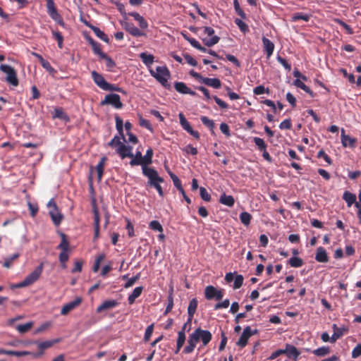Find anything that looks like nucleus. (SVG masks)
<instances>
[{
    "mask_svg": "<svg viewBox=\"0 0 361 361\" xmlns=\"http://www.w3.org/2000/svg\"><path fill=\"white\" fill-rule=\"evenodd\" d=\"M59 341V340H54V341H47L41 342L37 344V350L36 352L6 350L0 348V354L11 355L16 356L31 355L32 357L38 358L43 355L46 349L50 348L54 343H56Z\"/></svg>",
    "mask_w": 361,
    "mask_h": 361,
    "instance_id": "1",
    "label": "nucleus"
},
{
    "mask_svg": "<svg viewBox=\"0 0 361 361\" xmlns=\"http://www.w3.org/2000/svg\"><path fill=\"white\" fill-rule=\"evenodd\" d=\"M149 73L162 86L166 88L170 87L168 80L171 77V73L166 66H157L155 71L150 69Z\"/></svg>",
    "mask_w": 361,
    "mask_h": 361,
    "instance_id": "2",
    "label": "nucleus"
},
{
    "mask_svg": "<svg viewBox=\"0 0 361 361\" xmlns=\"http://www.w3.org/2000/svg\"><path fill=\"white\" fill-rule=\"evenodd\" d=\"M44 264L42 262L38 267H37L30 274H28L23 281L18 283L16 286L18 288H23L28 286L35 281H37L43 271Z\"/></svg>",
    "mask_w": 361,
    "mask_h": 361,
    "instance_id": "3",
    "label": "nucleus"
},
{
    "mask_svg": "<svg viewBox=\"0 0 361 361\" xmlns=\"http://www.w3.org/2000/svg\"><path fill=\"white\" fill-rule=\"evenodd\" d=\"M142 173L148 178L147 185L150 187L155 183L164 182V178L159 176L158 172L153 168L142 166Z\"/></svg>",
    "mask_w": 361,
    "mask_h": 361,
    "instance_id": "4",
    "label": "nucleus"
},
{
    "mask_svg": "<svg viewBox=\"0 0 361 361\" xmlns=\"http://www.w3.org/2000/svg\"><path fill=\"white\" fill-rule=\"evenodd\" d=\"M0 70L6 73V80L8 83L12 85L13 86L18 85V80L17 78V74L16 71L13 67L6 64H1L0 66Z\"/></svg>",
    "mask_w": 361,
    "mask_h": 361,
    "instance_id": "5",
    "label": "nucleus"
},
{
    "mask_svg": "<svg viewBox=\"0 0 361 361\" xmlns=\"http://www.w3.org/2000/svg\"><path fill=\"white\" fill-rule=\"evenodd\" d=\"M47 13L49 16L63 27H66V23L56 8L54 0H46Z\"/></svg>",
    "mask_w": 361,
    "mask_h": 361,
    "instance_id": "6",
    "label": "nucleus"
},
{
    "mask_svg": "<svg viewBox=\"0 0 361 361\" xmlns=\"http://www.w3.org/2000/svg\"><path fill=\"white\" fill-rule=\"evenodd\" d=\"M111 105L114 108L120 109L123 107V103L121 101V97L118 94L111 93L105 96L104 99L100 102V105Z\"/></svg>",
    "mask_w": 361,
    "mask_h": 361,
    "instance_id": "7",
    "label": "nucleus"
},
{
    "mask_svg": "<svg viewBox=\"0 0 361 361\" xmlns=\"http://www.w3.org/2000/svg\"><path fill=\"white\" fill-rule=\"evenodd\" d=\"M47 207L50 208L49 214L54 224L56 226L59 225L63 219V215L59 211V209H58L54 200H51L48 202Z\"/></svg>",
    "mask_w": 361,
    "mask_h": 361,
    "instance_id": "8",
    "label": "nucleus"
},
{
    "mask_svg": "<svg viewBox=\"0 0 361 361\" xmlns=\"http://www.w3.org/2000/svg\"><path fill=\"white\" fill-rule=\"evenodd\" d=\"M203 32L205 35L211 38H203L202 42L207 47H212L214 44H217L220 39L219 37L217 35H214V30L211 27H204Z\"/></svg>",
    "mask_w": 361,
    "mask_h": 361,
    "instance_id": "9",
    "label": "nucleus"
},
{
    "mask_svg": "<svg viewBox=\"0 0 361 361\" xmlns=\"http://www.w3.org/2000/svg\"><path fill=\"white\" fill-rule=\"evenodd\" d=\"M204 297L207 300H221L224 297V292L213 286H207L204 289Z\"/></svg>",
    "mask_w": 361,
    "mask_h": 361,
    "instance_id": "10",
    "label": "nucleus"
},
{
    "mask_svg": "<svg viewBox=\"0 0 361 361\" xmlns=\"http://www.w3.org/2000/svg\"><path fill=\"white\" fill-rule=\"evenodd\" d=\"M178 117H179L180 123V126H182V128L185 130H186L188 133H190L192 136H193L195 138L199 139L200 138V133L197 131L194 130L192 129V128L191 127L190 123L187 121V119L185 118V117L183 115V113H180L178 114Z\"/></svg>",
    "mask_w": 361,
    "mask_h": 361,
    "instance_id": "11",
    "label": "nucleus"
},
{
    "mask_svg": "<svg viewBox=\"0 0 361 361\" xmlns=\"http://www.w3.org/2000/svg\"><path fill=\"white\" fill-rule=\"evenodd\" d=\"M116 151L122 159L126 157H133V147L123 143L119 145Z\"/></svg>",
    "mask_w": 361,
    "mask_h": 361,
    "instance_id": "12",
    "label": "nucleus"
},
{
    "mask_svg": "<svg viewBox=\"0 0 361 361\" xmlns=\"http://www.w3.org/2000/svg\"><path fill=\"white\" fill-rule=\"evenodd\" d=\"M123 27L131 35L134 37H140L145 35L144 32L140 30L136 26L132 23L127 21L121 22Z\"/></svg>",
    "mask_w": 361,
    "mask_h": 361,
    "instance_id": "13",
    "label": "nucleus"
},
{
    "mask_svg": "<svg viewBox=\"0 0 361 361\" xmlns=\"http://www.w3.org/2000/svg\"><path fill=\"white\" fill-rule=\"evenodd\" d=\"M341 140L343 147H350L354 148L355 147L356 139L345 135V130L343 128L341 130Z\"/></svg>",
    "mask_w": 361,
    "mask_h": 361,
    "instance_id": "14",
    "label": "nucleus"
},
{
    "mask_svg": "<svg viewBox=\"0 0 361 361\" xmlns=\"http://www.w3.org/2000/svg\"><path fill=\"white\" fill-rule=\"evenodd\" d=\"M91 75L94 83L104 90L108 83L104 78L95 71H92Z\"/></svg>",
    "mask_w": 361,
    "mask_h": 361,
    "instance_id": "15",
    "label": "nucleus"
},
{
    "mask_svg": "<svg viewBox=\"0 0 361 361\" xmlns=\"http://www.w3.org/2000/svg\"><path fill=\"white\" fill-rule=\"evenodd\" d=\"M81 302V299L80 298H76L74 301L68 302L63 306L61 310V314L62 315H66L71 310L75 309L78 305H79Z\"/></svg>",
    "mask_w": 361,
    "mask_h": 361,
    "instance_id": "16",
    "label": "nucleus"
},
{
    "mask_svg": "<svg viewBox=\"0 0 361 361\" xmlns=\"http://www.w3.org/2000/svg\"><path fill=\"white\" fill-rule=\"evenodd\" d=\"M212 334L207 330H202L200 328H197L190 335V338H212Z\"/></svg>",
    "mask_w": 361,
    "mask_h": 361,
    "instance_id": "17",
    "label": "nucleus"
},
{
    "mask_svg": "<svg viewBox=\"0 0 361 361\" xmlns=\"http://www.w3.org/2000/svg\"><path fill=\"white\" fill-rule=\"evenodd\" d=\"M263 47L264 51L267 53V58L270 57L274 50V43L269 40L268 38L263 37L262 39Z\"/></svg>",
    "mask_w": 361,
    "mask_h": 361,
    "instance_id": "18",
    "label": "nucleus"
},
{
    "mask_svg": "<svg viewBox=\"0 0 361 361\" xmlns=\"http://www.w3.org/2000/svg\"><path fill=\"white\" fill-rule=\"evenodd\" d=\"M315 259L318 262H327L329 261L327 252L323 247H317Z\"/></svg>",
    "mask_w": 361,
    "mask_h": 361,
    "instance_id": "19",
    "label": "nucleus"
},
{
    "mask_svg": "<svg viewBox=\"0 0 361 361\" xmlns=\"http://www.w3.org/2000/svg\"><path fill=\"white\" fill-rule=\"evenodd\" d=\"M283 350L284 354H286L288 358H293L294 360H296L300 355V352L295 347L288 344L286 345V347Z\"/></svg>",
    "mask_w": 361,
    "mask_h": 361,
    "instance_id": "20",
    "label": "nucleus"
},
{
    "mask_svg": "<svg viewBox=\"0 0 361 361\" xmlns=\"http://www.w3.org/2000/svg\"><path fill=\"white\" fill-rule=\"evenodd\" d=\"M202 82L215 89H219L221 86V82L218 78H209L204 77Z\"/></svg>",
    "mask_w": 361,
    "mask_h": 361,
    "instance_id": "21",
    "label": "nucleus"
},
{
    "mask_svg": "<svg viewBox=\"0 0 361 361\" xmlns=\"http://www.w3.org/2000/svg\"><path fill=\"white\" fill-rule=\"evenodd\" d=\"M118 305V302L114 300H105L97 307V310L98 312H100L103 310L115 307Z\"/></svg>",
    "mask_w": 361,
    "mask_h": 361,
    "instance_id": "22",
    "label": "nucleus"
},
{
    "mask_svg": "<svg viewBox=\"0 0 361 361\" xmlns=\"http://www.w3.org/2000/svg\"><path fill=\"white\" fill-rule=\"evenodd\" d=\"M356 195L349 191H345L343 195V199L345 201L348 207H351L353 204H355Z\"/></svg>",
    "mask_w": 361,
    "mask_h": 361,
    "instance_id": "23",
    "label": "nucleus"
},
{
    "mask_svg": "<svg viewBox=\"0 0 361 361\" xmlns=\"http://www.w3.org/2000/svg\"><path fill=\"white\" fill-rule=\"evenodd\" d=\"M106 160H107V158L106 157H102L100 159L99 163L96 166V170L97 172V178H98L99 181L102 180V176L104 173V165H105Z\"/></svg>",
    "mask_w": 361,
    "mask_h": 361,
    "instance_id": "24",
    "label": "nucleus"
},
{
    "mask_svg": "<svg viewBox=\"0 0 361 361\" xmlns=\"http://www.w3.org/2000/svg\"><path fill=\"white\" fill-rule=\"evenodd\" d=\"M198 302L196 298H192L190 302L189 305L188 307V314L190 319H192L194 314L196 312Z\"/></svg>",
    "mask_w": 361,
    "mask_h": 361,
    "instance_id": "25",
    "label": "nucleus"
},
{
    "mask_svg": "<svg viewBox=\"0 0 361 361\" xmlns=\"http://www.w3.org/2000/svg\"><path fill=\"white\" fill-rule=\"evenodd\" d=\"M219 202L222 204L231 207L234 205L235 200L232 195H226L224 193L220 196Z\"/></svg>",
    "mask_w": 361,
    "mask_h": 361,
    "instance_id": "26",
    "label": "nucleus"
},
{
    "mask_svg": "<svg viewBox=\"0 0 361 361\" xmlns=\"http://www.w3.org/2000/svg\"><path fill=\"white\" fill-rule=\"evenodd\" d=\"M142 290H143L142 286L136 287L133 290V293L130 295H129V296L128 298V301L130 305H132L134 303L135 299L137 298L141 295Z\"/></svg>",
    "mask_w": 361,
    "mask_h": 361,
    "instance_id": "27",
    "label": "nucleus"
},
{
    "mask_svg": "<svg viewBox=\"0 0 361 361\" xmlns=\"http://www.w3.org/2000/svg\"><path fill=\"white\" fill-rule=\"evenodd\" d=\"M131 160L130 161V166H137V165H142L143 166V159H142V155L140 151H137L135 154H133V157H130Z\"/></svg>",
    "mask_w": 361,
    "mask_h": 361,
    "instance_id": "28",
    "label": "nucleus"
},
{
    "mask_svg": "<svg viewBox=\"0 0 361 361\" xmlns=\"http://www.w3.org/2000/svg\"><path fill=\"white\" fill-rule=\"evenodd\" d=\"M61 241L57 246V248L61 251L68 252L69 250V242L66 239V235L63 233H60Z\"/></svg>",
    "mask_w": 361,
    "mask_h": 361,
    "instance_id": "29",
    "label": "nucleus"
},
{
    "mask_svg": "<svg viewBox=\"0 0 361 361\" xmlns=\"http://www.w3.org/2000/svg\"><path fill=\"white\" fill-rule=\"evenodd\" d=\"M140 58L142 62L147 66H151L154 63V56L145 52H142L140 54Z\"/></svg>",
    "mask_w": 361,
    "mask_h": 361,
    "instance_id": "30",
    "label": "nucleus"
},
{
    "mask_svg": "<svg viewBox=\"0 0 361 361\" xmlns=\"http://www.w3.org/2000/svg\"><path fill=\"white\" fill-rule=\"evenodd\" d=\"M293 84L297 87L302 90H304L305 92L308 93L312 97H314L313 92L310 90L309 87H307L305 84H304L300 79H296L294 80Z\"/></svg>",
    "mask_w": 361,
    "mask_h": 361,
    "instance_id": "31",
    "label": "nucleus"
},
{
    "mask_svg": "<svg viewBox=\"0 0 361 361\" xmlns=\"http://www.w3.org/2000/svg\"><path fill=\"white\" fill-rule=\"evenodd\" d=\"M310 18V15L303 13H295L293 14L291 17V20L293 22H295L300 20H302L305 22L309 21Z\"/></svg>",
    "mask_w": 361,
    "mask_h": 361,
    "instance_id": "32",
    "label": "nucleus"
},
{
    "mask_svg": "<svg viewBox=\"0 0 361 361\" xmlns=\"http://www.w3.org/2000/svg\"><path fill=\"white\" fill-rule=\"evenodd\" d=\"M91 30L94 32V33L102 40H103L105 42H109V39L108 36L102 31L99 27L95 26H91Z\"/></svg>",
    "mask_w": 361,
    "mask_h": 361,
    "instance_id": "33",
    "label": "nucleus"
},
{
    "mask_svg": "<svg viewBox=\"0 0 361 361\" xmlns=\"http://www.w3.org/2000/svg\"><path fill=\"white\" fill-rule=\"evenodd\" d=\"M288 263L291 267L298 268L303 265V260L297 257H292L289 259Z\"/></svg>",
    "mask_w": 361,
    "mask_h": 361,
    "instance_id": "34",
    "label": "nucleus"
},
{
    "mask_svg": "<svg viewBox=\"0 0 361 361\" xmlns=\"http://www.w3.org/2000/svg\"><path fill=\"white\" fill-rule=\"evenodd\" d=\"M89 42L92 45V50L95 54H97L99 57H101L102 54H105L102 51L99 43L94 41L92 39H90Z\"/></svg>",
    "mask_w": 361,
    "mask_h": 361,
    "instance_id": "35",
    "label": "nucleus"
},
{
    "mask_svg": "<svg viewBox=\"0 0 361 361\" xmlns=\"http://www.w3.org/2000/svg\"><path fill=\"white\" fill-rule=\"evenodd\" d=\"M257 333V329H252L250 326H246L240 338H249Z\"/></svg>",
    "mask_w": 361,
    "mask_h": 361,
    "instance_id": "36",
    "label": "nucleus"
},
{
    "mask_svg": "<svg viewBox=\"0 0 361 361\" xmlns=\"http://www.w3.org/2000/svg\"><path fill=\"white\" fill-rule=\"evenodd\" d=\"M152 157H153V150L152 148H149L147 150L146 154L144 157H142L143 159V166H147L151 164L152 162Z\"/></svg>",
    "mask_w": 361,
    "mask_h": 361,
    "instance_id": "37",
    "label": "nucleus"
},
{
    "mask_svg": "<svg viewBox=\"0 0 361 361\" xmlns=\"http://www.w3.org/2000/svg\"><path fill=\"white\" fill-rule=\"evenodd\" d=\"M334 334L331 338H339L344 335V333L347 331L345 328H338L336 324L333 325Z\"/></svg>",
    "mask_w": 361,
    "mask_h": 361,
    "instance_id": "38",
    "label": "nucleus"
},
{
    "mask_svg": "<svg viewBox=\"0 0 361 361\" xmlns=\"http://www.w3.org/2000/svg\"><path fill=\"white\" fill-rule=\"evenodd\" d=\"M174 88L179 93L186 94L189 87L183 82H176L174 83Z\"/></svg>",
    "mask_w": 361,
    "mask_h": 361,
    "instance_id": "39",
    "label": "nucleus"
},
{
    "mask_svg": "<svg viewBox=\"0 0 361 361\" xmlns=\"http://www.w3.org/2000/svg\"><path fill=\"white\" fill-rule=\"evenodd\" d=\"M200 340H188V345H187L183 349V352L186 354L192 353L198 341Z\"/></svg>",
    "mask_w": 361,
    "mask_h": 361,
    "instance_id": "40",
    "label": "nucleus"
},
{
    "mask_svg": "<svg viewBox=\"0 0 361 361\" xmlns=\"http://www.w3.org/2000/svg\"><path fill=\"white\" fill-rule=\"evenodd\" d=\"M330 353V348L327 346L320 347L313 351V353L317 356H324Z\"/></svg>",
    "mask_w": 361,
    "mask_h": 361,
    "instance_id": "41",
    "label": "nucleus"
},
{
    "mask_svg": "<svg viewBox=\"0 0 361 361\" xmlns=\"http://www.w3.org/2000/svg\"><path fill=\"white\" fill-rule=\"evenodd\" d=\"M33 326L32 322L16 326V329L21 334L28 331Z\"/></svg>",
    "mask_w": 361,
    "mask_h": 361,
    "instance_id": "42",
    "label": "nucleus"
},
{
    "mask_svg": "<svg viewBox=\"0 0 361 361\" xmlns=\"http://www.w3.org/2000/svg\"><path fill=\"white\" fill-rule=\"evenodd\" d=\"M19 257L18 253L12 255L11 257L5 258L3 266L6 268H10L12 266L13 262L17 259Z\"/></svg>",
    "mask_w": 361,
    "mask_h": 361,
    "instance_id": "43",
    "label": "nucleus"
},
{
    "mask_svg": "<svg viewBox=\"0 0 361 361\" xmlns=\"http://www.w3.org/2000/svg\"><path fill=\"white\" fill-rule=\"evenodd\" d=\"M104 356H107L108 357V358H107L108 361L114 360L116 357L115 353H111V351H100V352H98L96 354V357L98 359H100V358H102Z\"/></svg>",
    "mask_w": 361,
    "mask_h": 361,
    "instance_id": "44",
    "label": "nucleus"
},
{
    "mask_svg": "<svg viewBox=\"0 0 361 361\" xmlns=\"http://www.w3.org/2000/svg\"><path fill=\"white\" fill-rule=\"evenodd\" d=\"M105 255L104 253L99 254L94 262V266L92 267V270L94 272H97L99 269L101 262L104 259Z\"/></svg>",
    "mask_w": 361,
    "mask_h": 361,
    "instance_id": "45",
    "label": "nucleus"
},
{
    "mask_svg": "<svg viewBox=\"0 0 361 361\" xmlns=\"http://www.w3.org/2000/svg\"><path fill=\"white\" fill-rule=\"evenodd\" d=\"M115 120H116V130H118L119 134L123 137V138H124V136H123V120L118 116H115Z\"/></svg>",
    "mask_w": 361,
    "mask_h": 361,
    "instance_id": "46",
    "label": "nucleus"
},
{
    "mask_svg": "<svg viewBox=\"0 0 361 361\" xmlns=\"http://www.w3.org/2000/svg\"><path fill=\"white\" fill-rule=\"evenodd\" d=\"M254 142L260 151H263L267 149V144L263 139L255 137L253 138Z\"/></svg>",
    "mask_w": 361,
    "mask_h": 361,
    "instance_id": "47",
    "label": "nucleus"
},
{
    "mask_svg": "<svg viewBox=\"0 0 361 361\" xmlns=\"http://www.w3.org/2000/svg\"><path fill=\"white\" fill-rule=\"evenodd\" d=\"M251 218H252L251 215L248 212H242L240 214V219L241 222L245 226H247L250 224Z\"/></svg>",
    "mask_w": 361,
    "mask_h": 361,
    "instance_id": "48",
    "label": "nucleus"
},
{
    "mask_svg": "<svg viewBox=\"0 0 361 361\" xmlns=\"http://www.w3.org/2000/svg\"><path fill=\"white\" fill-rule=\"evenodd\" d=\"M100 58L106 61V66L109 69L116 66L115 62L106 54H102Z\"/></svg>",
    "mask_w": 361,
    "mask_h": 361,
    "instance_id": "49",
    "label": "nucleus"
},
{
    "mask_svg": "<svg viewBox=\"0 0 361 361\" xmlns=\"http://www.w3.org/2000/svg\"><path fill=\"white\" fill-rule=\"evenodd\" d=\"M149 226L152 230L157 231H159L160 233H162L164 231L163 227L161 225V224L158 221H156V220L152 221L149 223Z\"/></svg>",
    "mask_w": 361,
    "mask_h": 361,
    "instance_id": "50",
    "label": "nucleus"
},
{
    "mask_svg": "<svg viewBox=\"0 0 361 361\" xmlns=\"http://www.w3.org/2000/svg\"><path fill=\"white\" fill-rule=\"evenodd\" d=\"M200 195L201 198L206 201V202H210L211 200V195L208 193L207 190L204 187L200 188Z\"/></svg>",
    "mask_w": 361,
    "mask_h": 361,
    "instance_id": "51",
    "label": "nucleus"
},
{
    "mask_svg": "<svg viewBox=\"0 0 361 361\" xmlns=\"http://www.w3.org/2000/svg\"><path fill=\"white\" fill-rule=\"evenodd\" d=\"M243 276L240 274H238L235 277L234 283H233V288L234 289H238L240 288L243 283Z\"/></svg>",
    "mask_w": 361,
    "mask_h": 361,
    "instance_id": "52",
    "label": "nucleus"
},
{
    "mask_svg": "<svg viewBox=\"0 0 361 361\" xmlns=\"http://www.w3.org/2000/svg\"><path fill=\"white\" fill-rule=\"evenodd\" d=\"M52 35L58 42V47L61 49L63 47V37L61 34L56 30H52Z\"/></svg>",
    "mask_w": 361,
    "mask_h": 361,
    "instance_id": "53",
    "label": "nucleus"
},
{
    "mask_svg": "<svg viewBox=\"0 0 361 361\" xmlns=\"http://www.w3.org/2000/svg\"><path fill=\"white\" fill-rule=\"evenodd\" d=\"M200 119L202 123L207 126L209 129H211L212 130L214 129L215 125L212 120L209 119L207 116H202Z\"/></svg>",
    "mask_w": 361,
    "mask_h": 361,
    "instance_id": "54",
    "label": "nucleus"
},
{
    "mask_svg": "<svg viewBox=\"0 0 361 361\" xmlns=\"http://www.w3.org/2000/svg\"><path fill=\"white\" fill-rule=\"evenodd\" d=\"M68 257L69 256L68 252L61 251L59 254V261L63 268H66V262L68 260Z\"/></svg>",
    "mask_w": 361,
    "mask_h": 361,
    "instance_id": "55",
    "label": "nucleus"
},
{
    "mask_svg": "<svg viewBox=\"0 0 361 361\" xmlns=\"http://www.w3.org/2000/svg\"><path fill=\"white\" fill-rule=\"evenodd\" d=\"M235 23L238 26L239 29L243 32L245 33L248 31V26L246 23H245L240 19L236 18L235 20Z\"/></svg>",
    "mask_w": 361,
    "mask_h": 361,
    "instance_id": "56",
    "label": "nucleus"
},
{
    "mask_svg": "<svg viewBox=\"0 0 361 361\" xmlns=\"http://www.w3.org/2000/svg\"><path fill=\"white\" fill-rule=\"evenodd\" d=\"M139 123L142 127H144L150 131H153L150 122L148 120L143 118L142 116H140Z\"/></svg>",
    "mask_w": 361,
    "mask_h": 361,
    "instance_id": "57",
    "label": "nucleus"
},
{
    "mask_svg": "<svg viewBox=\"0 0 361 361\" xmlns=\"http://www.w3.org/2000/svg\"><path fill=\"white\" fill-rule=\"evenodd\" d=\"M40 62L44 68L48 71L49 73L55 72L54 68L51 66L50 63L47 61H45L42 56H40Z\"/></svg>",
    "mask_w": 361,
    "mask_h": 361,
    "instance_id": "58",
    "label": "nucleus"
},
{
    "mask_svg": "<svg viewBox=\"0 0 361 361\" xmlns=\"http://www.w3.org/2000/svg\"><path fill=\"white\" fill-rule=\"evenodd\" d=\"M104 90H106V91H116V92H122L123 94H126V92L121 89V87H118V86L115 85H112V84H110V83H107L106 87L104 88Z\"/></svg>",
    "mask_w": 361,
    "mask_h": 361,
    "instance_id": "59",
    "label": "nucleus"
},
{
    "mask_svg": "<svg viewBox=\"0 0 361 361\" xmlns=\"http://www.w3.org/2000/svg\"><path fill=\"white\" fill-rule=\"evenodd\" d=\"M233 5L235 12L242 18H245V13L241 9L238 0H233Z\"/></svg>",
    "mask_w": 361,
    "mask_h": 361,
    "instance_id": "60",
    "label": "nucleus"
},
{
    "mask_svg": "<svg viewBox=\"0 0 361 361\" xmlns=\"http://www.w3.org/2000/svg\"><path fill=\"white\" fill-rule=\"evenodd\" d=\"M229 305H230L229 300L226 299L221 302L216 303L214 305V310H220V309H226V308L228 307Z\"/></svg>",
    "mask_w": 361,
    "mask_h": 361,
    "instance_id": "61",
    "label": "nucleus"
},
{
    "mask_svg": "<svg viewBox=\"0 0 361 361\" xmlns=\"http://www.w3.org/2000/svg\"><path fill=\"white\" fill-rule=\"evenodd\" d=\"M54 118H59L63 120H68L67 115L63 112V111L61 109H56L54 110Z\"/></svg>",
    "mask_w": 361,
    "mask_h": 361,
    "instance_id": "62",
    "label": "nucleus"
},
{
    "mask_svg": "<svg viewBox=\"0 0 361 361\" xmlns=\"http://www.w3.org/2000/svg\"><path fill=\"white\" fill-rule=\"evenodd\" d=\"M253 92L255 94L259 95L264 93H269V89H265L263 85H259L254 88Z\"/></svg>",
    "mask_w": 361,
    "mask_h": 361,
    "instance_id": "63",
    "label": "nucleus"
},
{
    "mask_svg": "<svg viewBox=\"0 0 361 361\" xmlns=\"http://www.w3.org/2000/svg\"><path fill=\"white\" fill-rule=\"evenodd\" d=\"M361 356V344H358L352 351V357L357 358Z\"/></svg>",
    "mask_w": 361,
    "mask_h": 361,
    "instance_id": "64",
    "label": "nucleus"
}]
</instances>
